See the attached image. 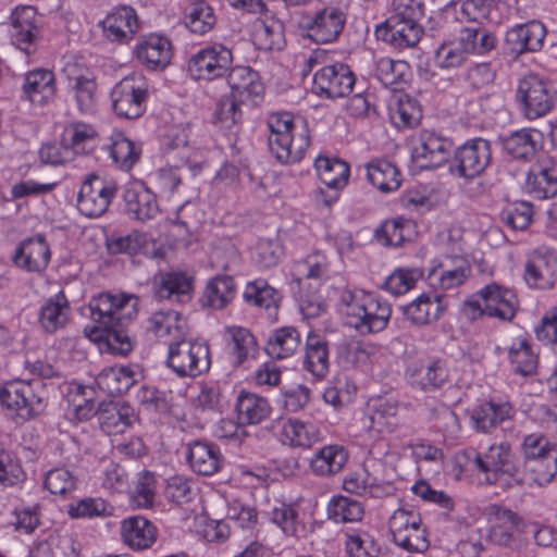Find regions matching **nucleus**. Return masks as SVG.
Returning a JSON list of instances; mask_svg holds the SVG:
<instances>
[{
  "instance_id": "f257e3e1",
  "label": "nucleus",
  "mask_w": 557,
  "mask_h": 557,
  "mask_svg": "<svg viewBox=\"0 0 557 557\" xmlns=\"http://www.w3.org/2000/svg\"><path fill=\"white\" fill-rule=\"evenodd\" d=\"M138 298L133 294L102 292L88 304L94 325L85 327V334L102 344L114 355L127 356L134 349V339L127 325L137 315Z\"/></svg>"
},
{
  "instance_id": "f03ea898",
  "label": "nucleus",
  "mask_w": 557,
  "mask_h": 557,
  "mask_svg": "<svg viewBox=\"0 0 557 557\" xmlns=\"http://www.w3.org/2000/svg\"><path fill=\"white\" fill-rule=\"evenodd\" d=\"M269 149L282 164L300 162L310 146L307 122L288 112L273 113L268 119Z\"/></svg>"
},
{
  "instance_id": "7ed1b4c3",
  "label": "nucleus",
  "mask_w": 557,
  "mask_h": 557,
  "mask_svg": "<svg viewBox=\"0 0 557 557\" xmlns=\"http://www.w3.org/2000/svg\"><path fill=\"white\" fill-rule=\"evenodd\" d=\"M327 58L326 50L315 49L305 60L304 76L320 66L313 73L312 92L322 99L331 100L349 96L357 83L355 72L343 62L325 64Z\"/></svg>"
},
{
  "instance_id": "20e7f679",
  "label": "nucleus",
  "mask_w": 557,
  "mask_h": 557,
  "mask_svg": "<svg viewBox=\"0 0 557 557\" xmlns=\"http://www.w3.org/2000/svg\"><path fill=\"white\" fill-rule=\"evenodd\" d=\"M519 453L530 486H542L553 481L557 474L556 443L542 432L527 434L522 436Z\"/></svg>"
},
{
  "instance_id": "39448f33",
  "label": "nucleus",
  "mask_w": 557,
  "mask_h": 557,
  "mask_svg": "<svg viewBox=\"0 0 557 557\" xmlns=\"http://www.w3.org/2000/svg\"><path fill=\"white\" fill-rule=\"evenodd\" d=\"M518 304L511 289L492 283L471 295L463 302L462 311L471 321L488 317L509 322L516 315Z\"/></svg>"
},
{
  "instance_id": "423d86ee",
  "label": "nucleus",
  "mask_w": 557,
  "mask_h": 557,
  "mask_svg": "<svg viewBox=\"0 0 557 557\" xmlns=\"http://www.w3.org/2000/svg\"><path fill=\"white\" fill-rule=\"evenodd\" d=\"M471 454L479 471L492 473L497 481L504 480L508 487L530 486L521 458L512 451L508 442L491 445L484 456L474 450Z\"/></svg>"
},
{
  "instance_id": "0eeeda50",
  "label": "nucleus",
  "mask_w": 557,
  "mask_h": 557,
  "mask_svg": "<svg viewBox=\"0 0 557 557\" xmlns=\"http://www.w3.org/2000/svg\"><path fill=\"white\" fill-rule=\"evenodd\" d=\"M48 392L40 380H21L7 383L0 389L2 406L15 412L22 421L41 414L47 406Z\"/></svg>"
},
{
  "instance_id": "6e6552de",
  "label": "nucleus",
  "mask_w": 557,
  "mask_h": 557,
  "mask_svg": "<svg viewBox=\"0 0 557 557\" xmlns=\"http://www.w3.org/2000/svg\"><path fill=\"white\" fill-rule=\"evenodd\" d=\"M165 364L180 379H195L210 370V347L206 342L186 336L170 345Z\"/></svg>"
},
{
  "instance_id": "1a4fd4ad",
  "label": "nucleus",
  "mask_w": 557,
  "mask_h": 557,
  "mask_svg": "<svg viewBox=\"0 0 557 557\" xmlns=\"http://www.w3.org/2000/svg\"><path fill=\"white\" fill-rule=\"evenodd\" d=\"M66 82V92L78 113L94 114L98 107L99 85L95 72L85 63L71 60L62 70Z\"/></svg>"
},
{
  "instance_id": "9d476101",
  "label": "nucleus",
  "mask_w": 557,
  "mask_h": 557,
  "mask_svg": "<svg viewBox=\"0 0 557 557\" xmlns=\"http://www.w3.org/2000/svg\"><path fill=\"white\" fill-rule=\"evenodd\" d=\"M492 162V144L483 137L467 139L453 150L448 172L467 181L481 176Z\"/></svg>"
},
{
  "instance_id": "9b49d317",
  "label": "nucleus",
  "mask_w": 557,
  "mask_h": 557,
  "mask_svg": "<svg viewBox=\"0 0 557 557\" xmlns=\"http://www.w3.org/2000/svg\"><path fill=\"white\" fill-rule=\"evenodd\" d=\"M149 96V82L140 73L122 78L110 94L114 113L127 120H136L144 115Z\"/></svg>"
},
{
  "instance_id": "f8f14e48",
  "label": "nucleus",
  "mask_w": 557,
  "mask_h": 557,
  "mask_svg": "<svg viewBox=\"0 0 557 557\" xmlns=\"http://www.w3.org/2000/svg\"><path fill=\"white\" fill-rule=\"evenodd\" d=\"M233 61L234 55L231 48L221 42H212L190 55L187 71L195 81L212 82L225 77Z\"/></svg>"
},
{
  "instance_id": "ddd939ff",
  "label": "nucleus",
  "mask_w": 557,
  "mask_h": 557,
  "mask_svg": "<svg viewBox=\"0 0 557 557\" xmlns=\"http://www.w3.org/2000/svg\"><path fill=\"white\" fill-rule=\"evenodd\" d=\"M516 100L522 114L528 120H535L552 111L555 92L549 81L537 74H528L518 83Z\"/></svg>"
},
{
  "instance_id": "4468645a",
  "label": "nucleus",
  "mask_w": 557,
  "mask_h": 557,
  "mask_svg": "<svg viewBox=\"0 0 557 557\" xmlns=\"http://www.w3.org/2000/svg\"><path fill=\"white\" fill-rule=\"evenodd\" d=\"M393 542L410 553H423L430 547L428 532L419 512L400 507L388 519Z\"/></svg>"
},
{
  "instance_id": "2eb2a0df",
  "label": "nucleus",
  "mask_w": 557,
  "mask_h": 557,
  "mask_svg": "<svg viewBox=\"0 0 557 557\" xmlns=\"http://www.w3.org/2000/svg\"><path fill=\"white\" fill-rule=\"evenodd\" d=\"M349 0H330L318 9L306 23L311 40L317 44H330L342 34L348 15Z\"/></svg>"
},
{
  "instance_id": "dca6fc26",
  "label": "nucleus",
  "mask_w": 557,
  "mask_h": 557,
  "mask_svg": "<svg viewBox=\"0 0 557 557\" xmlns=\"http://www.w3.org/2000/svg\"><path fill=\"white\" fill-rule=\"evenodd\" d=\"M116 193L114 180L89 173L78 191L77 209L87 218H99L108 211Z\"/></svg>"
},
{
  "instance_id": "f3484780",
  "label": "nucleus",
  "mask_w": 557,
  "mask_h": 557,
  "mask_svg": "<svg viewBox=\"0 0 557 557\" xmlns=\"http://www.w3.org/2000/svg\"><path fill=\"white\" fill-rule=\"evenodd\" d=\"M453 140L434 129L420 131L411 152L412 160L421 169H436L449 164Z\"/></svg>"
},
{
  "instance_id": "a211bd4d",
  "label": "nucleus",
  "mask_w": 557,
  "mask_h": 557,
  "mask_svg": "<svg viewBox=\"0 0 557 557\" xmlns=\"http://www.w3.org/2000/svg\"><path fill=\"white\" fill-rule=\"evenodd\" d=\"M523 278L529 287L550 289L557 282V251L548 246L531 250L524 263Z\"/></svg>"
},
{
  "instance_id": "6ab92c4d",
  "label": "nucleus",
  "mask_w": 557,
  "mask_h": 557,
  "mask_svg": "<svg viewBox=\"0 0 557 557\" xmlns=\"http://www.w3.org/2000/svg\"><path fill=\"white\" fill-rule=\"evenodd\" d=\"M357 313L347 324L361 335L375 334L384 331L392 317V305L380 296L369 293Z\"/></svg>"
},
{
  "instance_id": "aec40b11",
  "label": "nucleus",
  "mask_w": 557,
  "mask_h": 557,
  "mask_svg": "<svg viewBox=\"0 0 557 557\" xmlns=\"http://www.w3.org/2000/svg\"><path fill=\"white\" fill-rule=\"evenodd\" d=\"M173 50V44L169 37L150 33L139 37L133 54L147 71L161 72L171 64Z\"/></svg>"
},
{
  "instance_id": "412c9836",
  "label": "nucleus",
  "mask_w": 557,
  "mask_h": 557,
  "mask_svg": "<svg viewBox=\"0 0 557 557\" xmlns=\"http://www.w3.org/2000/svg\"><path fill=\"white\" fill-rule=\"evenodd\" d=\"M98 25L103 38L117 45L129 44L140 28L137 12L129 5L115 7Z\"/></svg>"
},
{
  "instance_id": "4be33fe9",
  "label": "nucleus",
  "mask_w": 557,
  "mask_h": 557,
  "mask_svg": "<svg viewBox=\"0 0 557 557\" xmlns=\"http://www.w3.org/2000/svg\"><path fill=\"white\" fill-rule=\"evenodd\" d=\"M547 30L543 23L529 21L510 27L505 35L504 49L513 59L522 54L540 51Z\"/></svg>"
},
{
  "instance_id": "5701e85b",
  "label": "nucleus",
  "mask_w": 557,
  "mask_h": 557,
  "mask_svg": "<svg viewBox=\"0 0 557 557\" xmlns=\"http://www.w3.org/2000/svg\"><path fill=\"white\" fill-rule=\"evenodd\" d=\"M125 213L137 221L152 220L159 213L156 194L143 181H134L125 185L123 195Z\"/></svg>"
},
{
  "instance_id": "b1692460",
  "label": "nucleus",
  "mask_w": 557,
  "mask_h": 557,
  "mask_svg": "<svg viewBox=\"0 0 557 557\" xmlns=\"http://www.w3.org/2000/svg\"><path fill=\"white\" fill-rule=\"evenodd\" d=\"M153 292L159 300L185 304L191 299L194 277L178 270L160 272L153 280Z\"/></svg>"
},
{
  "instance_id": "393cba45",
  "label": "nucleus",
  "mask_w": 557,
  "mask_h": 557,
  "mask_svg": "<svg viewBox=\"0 0 557 557\" xmlns=\"http://www.w3.org/2000/svg\"><path fill=\"white\" fill-rule=\"evenodd\" d=\"M330 366V342L326 335L319 331L308 332L304 345V370L321 381L329 374Z\"/></svg>"
},
{
  "instance_id": "a878e982",
  "label": "nucleus",
  "mask_w": 557,
  "mask_h": 557,
  "mask_svg": "<svg viewBox=\"0 0 557 557\" xmlns=\"http://www.w3.org/2000/svg\"><path fill=\"white\" fill-rule=\"evenodd\" d=\"M423 30L419 23L398 21L396 17H387L375 28V36L395 49L404 50L413 48L421 40Z\"/></svg>"
},
{
  "instance_id": "bb28decb",
  "label": "nucleus",
  "mask_w": 557,
  "mask_h": 557,
  "mask_svg": "<svg viewBox=\"0 0 557 557\" xmlns=\"http://www.w3.org/2000/svg\"><path fill=\"white\" fill-rule=\"evenodd\" d=\"M226 82L231 89L230 95L244 103H257L263 97L264 85L260 74L250 66H232L226 75Z\"/></svg>"
},
{
  "instance_id": "cd10ccee",
  "label": "nucleus",
  "mask_w": 557,
  "mask_h": 557,
  "mask_svg": "<svg viewBox=\"0 0 557 557\" xmlns=\"http://www.w3.org/2000/svg\"><path fill=\"white\" fill-rule=\"evenodd\" d=\"M516 410L511 403L502 399L485 400L470 412V422L472 428L480 433H491L499 424L511 420Z\"/></svg>"
},
{
  "instance_id": "c85d7f7f",
  "label": "nucleus",
  "mask_w": 557,
  "mask_h": 557,
  "mask_svg": "<svg viewBox=\"0 0 557 557\" xmlns=\"http://www.w3.org/2000/svg\"><path fill=\"white\" fill-rule=\"evenodd\" d=\"M51 259L50 247L44 235L37 234L20 243L13 261L15 265L27 272H44Z\"/></svg>"
},
{
  "instance_id": "c756f323",
  "label": "nucleus",
  "mask_w": 557,
  "mask_h": 557,
  "mask_svg": "<svg viewBox=\"0 0 557 557\" xmlns=\"http://www.w3.org/2000/svg\"><path fill=\"white\" fill-rule=\"evenodd\" d=\"M186 459L195 473L205 476L215 474L224 463L220 447L206 440H195L188 443Z\"/></svg>"
},
{
  "instance_id": "7c9ffc66",
  "label": "nucleus",
  "mask_w": 557,
  "mask_h": 557,
  "mask_svg": "<svg viewBox=\"0 0 557 557\" xmlns=\"http://www.w3.org/2000/svg\"><path fill=\"white\" fill-rule=\"evenodd\" d=\"M524 188L536 199H547L557 195V161L542 160L531 166L528 172Z\"/></svg>"
},
{
  "instance_id": "2f4dec72",
  "label": "nucleus",
  "mask_w": 557,
  "mask_h": 557,
  "mask_svg": "<svg viewBox=\"0 0 557 557\" xmlns=\"http://www.w3.org/2000/svg\"><path fill=\"white\" fill-rule=\"evenodd\" d=\"M22 98L33 104L46 106L57 94L54 73L47 69L29 71L24 76Z\"/></svg>"
},
{
  "instance_id": "473e14b6",
  "label": "nucleus",
  "mask_w": 557,
  "mask_h": 557,
  "mask_svg": "<svg viewBox=\"0 0 557 557\" xmlns=\"http://www.w3.org/2000/svg\"><path fill=\"white\" fill-rule=\"evenodd\" d=\"M445 310L444 296L437 293H422L410 304L401 307L403 315L419 326L438 320Z\"/></svg>"
},
{
  "instance_id": "72a5a7b5",
  "label": "nucleus",
  "mask_w": 557,
  "mask_h": 557,
  "mask_svg": "<svg viewBox=\"0 0 557 557\" xmlns=\"http://www.w3.org/2000/svg\"><path fill=\"white\" fill-rule=\"evenodd\" d=\"M225 334L228 360L234 369L257 358L259 345L250 330L243 326H228Z\"/></svg>"
},
{
  "instance_id": "f704fd0d",
  "label": "nucleus",
  "mask_w": 557,
  "mask_h": 557,
  "mask_svg": "<svg viewBox=\"0 0 557 557\" xmlns=\"http://www.w3.org/2000/svg\"><path fill=\"white\" fill-rule=\"evenodd\" d=\"M11 41L20 50L29 54L38 37L36 25V10L34 7H22L13 11L11 15Z\"/></svg>"
},
{
  "instance_id": "c9c22d12",
  "label": "nucleus",
  "mask_w": 557,
  "mask_h": 557,
  "mask_svg": "<svg viewBox=\"0 0 557 557\" xmlns=\"http://www.w3.org/2000/svg\"><path fill=\"white\" fill-rule=\"evenodd\" d=\"M409 383L424 392L443 388L448 382L449 373L441 360L412 364L407 370Z\"/></svg>"
},
{
  "instance_id": "e433bc0d",
  "label": "nucleus",
  "mask_w": 557,
  "mask_h": 557,
  "mask_svg": "<svg viewBox=\"0 0 557 557\" xmlns=\"http://www.w3.org/2000/svg\"><path fill=\"white\" fill-rule=\"evenodd\" d=\"M148 330L170 348L172 343L182 341L187 336L186 324L182 315L175 310H160L148 320Z\"/></svg>"
},
{
  "instance_id": "4c0bfd02",
  "label": "nucleus",
  "mask_w": 557,
  "mask_h": 557,
  "mask_svg": "<svg viewBox=\"0 0 557 557\" xmlns=\"http://www.w3.org/2000/svg\"><path fill=\"white\" fill-rule=\"evenodd\" d=\"M97 419L103 432L116 435L124 433L132 425L135 412L126 403L104 401L97 409Z\"/></svg>"
},
{
  "instance_id": "58836bf2",
  "label": "nucleus",
  "mask_w": 557,
  "mask_h": 557,
  "mask_svg": "<svg viewBox=\"0 0 557 557\" xmlns=\"http://www.w3.org/2000/svg\"><path fill=\"white\" fill-rule=\"evenodd\" d=\"M157 534L154 524L143 516L127 517L121 522V539L132 549L149 548L156 542Z\"/></svg>"
},
{
  "instance_id": "ea45409f",
  "label": "nucleus",
  "mask_w": 557,
  "mask_h": 557,
  "mask_svg": "<svg viewBox=\"0 0 557 557\" xmlns=\"http://www.w3.org/2000/svg\"><path fill=\"white\" fill-rule=\"evenodd\" d=\"M488 515L494 519L490 531L492 541L499 546H510L515 531L523 523L522 518L511 509L496 504L488 507Z\"/></svg>"
},
{
  "instance_id": "a19ab883",
  "label": "nucleus",
  "mask_w": 557,
  "mask_h": 557,
  "mask_svg": "<svg viewBox=\"0 0 557 557\" xmlns=\"http://www.w3.org/2000/svg\"><path fill=\"white\" fill-rule=\"evenodd\" d=\"M282 298V293L261 277L247 282L243 292V300L247 306L274 312L275 315Z\"/></svg>"
},
{
  "instance_id": "79ce46f5",
  "label": "nucleus",
  "mask_w": 557,
  "mask_h": 557,
  "mask_svg": "<svg viewBox=\"0 0 557 557\" xmlns=\"http://www.w3.org/2000/svg\"><path fill=\"white\" fill-rule=\"evenodd\" d=\"M349 458L348 451L342 445H325L314 451L309 468L321 478H330L341 472Z\"/></svg>"
},
{
  "instance_id": "37998d69",
  "label": "nucleus",
  "mask_w": 557,
  "mask_h": 557,
  "mask_svg": "<svg viewBox=\"0 0 557 557\" xmlns=\"http://www.w3.org/2000/svg\"><path fill=\"white\" fill-rule=\"evenodd\" d=\"M301 335L296 326L285 325L272 330L265 342L264 350L276 360L294 356L300 348Z\"/></svg>"
},
{
  "instance_id": "c03bdc74",
  "label": "nucleus",
  "mask_w": 557,
  "mask_h": 557,
  "mask_svg": "<svg viewBox=\"0 0 557 557\" xmlns=\"http://www.w3.org/2000/svg\"><path fill=\"white\" fill-rule=\"evenodd\" d=\"M235 412L239 423L257 425L270 417L272 407L267 398L242 391L236 398Z\"/></svg>"
},
{
  "instance_id": "a18cd8bd",
  "label": "nucleus",
  "mask_w": 557,
  "mask_h": 557,
  "mask_svg": "<svg viewBox=\"0 0 557 557\" xmlns=\"http://www.w3.org/2000/svg\"><path fill=\"white\" fill-rule=\"evenodd\" d=\"M236 294L234 277L228 274H218L207 282L200 301L202 307L222 310L234 300Z\"/></svg>"
},
{
  "instance_id": "49530a36",
  "label": "nucleus",
  "mask_w": 557,
  "mask_h": 557,
  "mask_svg": "<svg viewBox=\"0 0 557 557\" xmlns=\"http://www.w3.org/2000/svg\"><path fill=\"white\" fill-rule=\"evenodd\" d=\"M398 406L396 401L379 398L368 406V411L363 418V425L368 431L377 434L392 433L397 426L396 414Z\"/></svg>"
},
{
  "instance_id": "de8ad7c7",
  "label": "nucleus",
  "mask_w": 557,
  "mask_h": 557,
  "mask_svg": "<svg viewBox=\"0 0 557 557\" xmlns=\"http://www.w3.org/2000/svg\"><path fill=\"white\" fill-rule=\"evenodd\" d=\"M541 133L532 128H522L502 137L504 151L516 160L532 159L540 148Z\"/></svg>"
},
{
  "instance_id": "09e8293b",
  "label": "nucleus",
  "mask_w": 557,
  "mask_h": 557,
  "mask_svg": "<svg viewBox=\"0 0 557 557\" xmlns=\"http://www.w3.org/2000/svg\"><path fill=\"white\" fill-rule=\"evenodd\" d=\"M70 302L63 290L49 297L39 310L38 321L47 333L63 329L69 322Z\"/></svg>"
},
{
  "instance_id": "8fccbe9b",
  "label": "nucleus",
  "mask_w": 557,
  "mask_h": 557,
  "mask_svg": "<svg viewBox=\"0 0 557 557\" xmlns=\"http://www.w3.org/2000/svg\"><path fill=\"white\" fill-rule=\"evenodd\" d=\"M136 372L128 366L108 367L100 371L96 384L108 396L126 393L136 382Z\"/></svg>"
},
{
  "instance_id": "3c124183",
  "label": "nucleus",
  "mask_w": 557,
  "mask_h": 557,
  "mask_svg": "<svg viewBox=\"0 0 557 557\" xmlns=\"http://www.w3.org/2000/svg\"><path fill=\"white\" fill-rule=\"evenodd\" d=\"M113 164L122 171H131L140 160L141 146L129 139L122 132H114L107 146Z\"/></svg>"
},
{
  "instance_id": "603ef678",
  "label": "nucleus",
  "mask_w": 557,
  "mask_h": 557,
  "mask_svg": "<svg viewBox=\"0 0 557 557\" xmlns=\"http://www.w3.org/2000/svg\"><path fill=\"white\" fill-rule=\"evenodd\" d=\"M271 520L287 536H300L306 532L305 512L298 502L278 503L272 508Z\"/></svg>"
},
{
  "instance_id": "864d4df0",
  "label": "nucleus",
  "mask_w": 557,
  "mask_h": 557,
  "mask_svg": "<svg viewBox=\"0 0 557 557\" xmlns=\"http://www.w3.org/2000/svg\"><path fill=\"white\" fill-rule=\"evenodd\" d=\"M368 182L381 193L388 194L397 190L401 185L399 169L385 159H377L366 165Z\"/></svg>"
},
{
  "instance_id": "5fc2aeb1",
  "label": "nucleus",
  "mask_w": 557,
  "mask_h": 557,
  "mask_svg": "<svg viewBox=\"0 0 557 557\" xmlns=\"http://www.w3.org/2000/svg\"><path fill=\"white\" fill-rule=\"evenodd\" d=\"M374 76L383 86L398 90L410 81L411 67L407 61L384 57L376 60Z\"/></svg>"
},
{
  "instance_id": "6e6d98bb",
  "label": "nucleus",
  "mask_w": 557,
  "mask_h": 557,
  "mask_svg": "<svg viewBox=\"0 0 557 557\" xmlns=\"http://www.w3.org/2000/svg\"><path fill=\"white\" fill-rule=\"evenodd\" d=\"M98 132L94 125L84 122L70 123L63 133L62 143L74 154H88L95 150Z\"/></svg>"
},
{
  "instance_id": "4d7b16f0",
  "label": "nucleus",
  "mask_w": 557,
  "mask_h": 557,
  "mask_svg": "<svg viewBox=\"0 0 557 557\" xmlns=\"http://www.w3.org/2000/svg\"><path fill=\"white\" fill-rule=\"evenodd\" d=\"M413 234L414 223L412 220L397 216L381 223L374 231V238L385 247H399L411 240Z\"/></svg>"
},
{
  "instance_id": "13d9d810",
  "label": "nucleus",
  "mask_w": 557,
  "mask_h": 557,
  "mask_svg": "<svg viewBox=\"0 0 557 557\" xmlns=\"http://www.w3.org/2000/svg\"><path fill=\"white\" fill-rule=\"evenodd\" d=\"M319 438L318 428L298 419H287L283 422L280 440L290 447H311Z\"/></svg>"
},
{
  "instance_id": "bf43d9fd",
  "label": "nucleus",
  "mask_w": 557,
  "mask_h": 557,
  "mask_svg": "<svg viewBox=\"0 0 557 557\" xmlns=\"http://www.w3.org/2000/svg\"><path fill=\"white\" fill-rule=\"evenodd\" d=\"M214 9L207 0H195L186 8L184 23L195 35H206L216 25Z\"/></svg>"
},
{
  "instance_id": "052dcab7",
  "label": "nucleus",
  "mask_w": 557,
  "mask_h": 557,
  "mask_svg": "<svg viewBox=\"0 0 557 557\" xmlns=\"http://www.w3.org/2000/svg\"><path fill=\"white\" fill-rule=\"evenodd\" d=\"M508 358L515 373L522 376L536 373L539 356L528 338L517 337L509 347Z\"/></svg>"
},
{
  "instance_id": "680f3d73",
  "label": "nucleus",
  "mask_w": 557,
  "mask_h": 557,
  "mask_svg": "<svg viewBox=\"0 0 557 557\" xmlns=\"http://www.w3.org/2000/svg\"><path fill=\"white\" fill-rule=\"evenodd\" d=\"M314 168L320 181L327 187L341 189L346 186L350 169L347 162L337 158L318 157Z\"/></svg>"
},
{
  "instance_id": "e2e57ef3",
  "label": "nucleus",
  "mask_w": 557,
  "mask_h": 557,
  "mask_svg": "<svg viewBox=\"0 0 557 557\" xmlns=\"http://www.w3.org/2000/svg\"><path fill=\"white\" fill-rule=\"evenodd\" d=\"M364 516V507L359 500L334 495L326 505V517L334 523H350L360 521Z\"/></svg>"
},
{
  "instance_id": "0e129e2a",
  "label": "nucleus",
  "mask_w": 557,
  "mask_h": 557,
  "mask_svg": "<svg viewBox=\"0 0 557 557\" xmlns=\"http://www.w3.org/2000/svg\"><path fill=\"white\" fill-rule=\"evenodd\" d=\"M469 57L470 54L459 34L457 38L443 42L435 50L434 62L438 67L449 70L463 65Z\"/></svg>"
},
{
  "instance_id": "69168bd1",
  "label": "nucleus",
  "mask_w": 557,
  "mask_h": 557,
  "mask_svg": "<svg viewBox=\"0 0 557 557\" xmlns=\"http://www.w3.org/2000/svg\"><path fill=\"white\" fill-rule=\"evenodd\" d=\"M242 104L244 102L230 94L222 96L215 104L212 115L213 123L225 131H233L242 122Z\"/></svg>"
},
{
  "instance_id": "338daca9",
  "label": "nucleus",
  "mask_w": 557,
  "mask_h": 557,
  "mask_svg": "<svg viewBox=\"0 0 557 557\" xmlns=\"http://www.w3.org/2000/svg\"><path fill=\"white\" fill-rule=\"evenodd\" d=\"M114 507L101 497H85L69 505L67 513L75 519L111 517Z\"/></svg>"
},
{
  "instance_id": "774afa93",
  "label": "nucleus",
  "mask_w": 557,
  "mask_h": 557,
  "mask_svg": "<svg viewBox=\"0 0 557 557\" xmlns=\"http://www.w3.org/2000/svg\"><path fill=\"white\" fill-rule=\"evenodd\" d=\"M469 54H487L497 47V37L481 26L463 27L459 32Z\"/></svg>"
}]
</instances>
